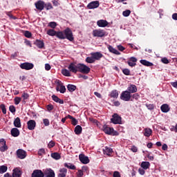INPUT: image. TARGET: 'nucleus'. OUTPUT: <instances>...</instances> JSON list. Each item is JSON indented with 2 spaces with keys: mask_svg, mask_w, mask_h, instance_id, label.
<instances>
[{
  "mask_svg": "<svg viewBox=\"0 0 177 177\" xmlns=\"http://www.w3.org/2000/svg\"><path fill=\"white\" fill-rule=\"evenodd\" d=\"M57 38L59 39H68V41H74V36L73 35V31L70 28H67L63 32L59 31L57 33Z\"/></svg>",
  "mask_w": 177,
  "mask_h": 177,
  "instance_id": "f257e3e1",
  "label": "nucleus"
},
{
  "mask_svg": "<svg viewBox=\"0 0 177 177\" xmlns=\"http://www.w3.org/2000/svg\"><path fill=\"white\" fill-rule=\"evenodd\" d=\"M90 55L91 57H87L86 58V62L91 64L95 63V60H100L102 57H103V54L100 52L91 53Z\"/></svg>",
  "mask_w": 177,
  "mask_h": 177,
  "instance_id": "f03ea898",
  "label": "nucleus"
},
{
  "mask_svg": "<svg viewBox=\"0 0 177 177\" xmlns=\"http://www.w3.org/2000/svg\"><path fill=\"white\" fill-rule=\"evenodd\" d=\"M102 129L106 135H113V136H118V132L114 131L113 127H109L106 124L103 126Z\"/></svg>",
  "mask_w": 177,
  "mask_h": 177,
  "instance_id": "7ed1b4c3",
  "label": "nucleus"
},
{
  "mask_svg": "<svg viewBox=\"0 0 177 177\" xmlns=\"http://www.w3.org/2000/svg\"><path fill=\"white\" fill-rule=\"evenodd\" d=\"M131 97H132V95H131L128 90L122 91L120 94V99L124 102H129V100H131Z\"/></svg>",
  "mask_w": 177,
  "mask_h": 177,
  "instance_id": "20e7f679",
  "label": "nucleus"
},
{
  "mask_svg": "<svg viewBox=\"0 0 177 177\" xmlns=\"http://www.w3.org/2000/svg\"><path fill=\"white\" fill-rule=\"evenodd\" d=\"M78 71H80V73H82L83 74H89L91 68L84 64H79Z\"/></svg>",
  "mask_w": 177,
  "mask_h": 177,
  "instance_id": "39448f33",
  "label": "nucleus"
},
{
  "mask_svg": "<svg viewBox=\"0 0 177 177\" xmlns=\"http://www.w3.org/2000/svg\"><path fill=\"white\" fill-rule=\"evenodd\" d=\"M106 35V31L102 29H95L93 30V37H97V38H102Z\"/></svg>",
  "mask_w": 177,
  "mask_h": 177,
  "instance_id": "423d86ee",
  "label": "nucleus"
},
{
  "mask_svg": "<svg viewBox=\"0 0 177 177\" xmlns=\"http://www.w3.org/2000/svg\"><path fill=\"white\" fill-rule=\"evenodd\" d=\"M44 176L45 177H55V171L50 168H47L43 170Z\"/></svg>",
  "mask_w": 177,
  "mask_h": 177,
  "instance_id": "0eeeda50",
  "label": "nucleus"
},
{
  "mask_svg": "<svg viewBox=\"0 0 177 177\" xmlns=\"http://www.w3.org/2000/svg\"><path fill=\"white\" fill-rule=\"evenodd\" d=\"M17 157L20 158V160H24V158L27 157V152L21 149H19L17 151Z\"/></svg>",
  "mask_w": 177,
  "mask_h": 177,
  "instance_id": "6e6552de",
  "label": "nucleus"
},
{
  "mask_svg": "<svg viewBox=\"0 0 177 177\" xmlns=\"http://www.w3.org/2000/svg\"><path fill=\"white\" fill-rule=\"evenodd\" d=\"M21 68L22 70H32L34 68V64L28 62H25L20 64Z\"/></svg>",
  "mask_w": 177,
  "mask_h": 177,
  "instance_id": "1a4fd4ad",
  "label": "nucleus"
},
{
  "mask_svg": "<svg viewBox=\"0 0 177 177\" xmlns=\"http://www.w3.org/2000/svg\"><path fill=\"white\" fill-rule=\"evenodd\" d=\"M35 6L36 9H37V10H39L40 12L44 10V8H45V2H44L43 1H38L36 3H35Z\"/></svg>",
  "mask_w": 177,
  "mask_h": 177,
  "instance_id": "9d476101",
  "label": "nucleus"
},
{
  "mask_svg": "<svg viewBox=\"0 0 177 177\" xmlns=\"http://www.w3.org/2000/svg\"><path fill=\"white\" fill-rule=\"evenodd\" d=\"M111 121L113 124H121V116L118 115L117 113H114Z\"/></svg>",
  "mask_w": 177,
  "mask_h": 177,
  "instance_id": "9b49d317",
  "label": "nucleus"
},
{
  "mask_svg": "<svg viewBox=\"0 0 177 177\" xmlns=\"http://www.w3.org/2000/svg\"><path fill=\"white\" fill-rule=\"evenodd\" d=\"M28 129L29 131H34L35 129V127H37V122L34 120H30L27 122Z\"/></svg>",
  "mask_w": 177,
  "mask_h": 177,
  "instance_id": "f8f14e48",
  "label": "nucleus"
},
{
  "mask_svg": "<svg viewBox=\"0 0 177 177\" xmlns=\"http://www.w3.org/2000/svg\"><path fill=\"white\" fill-rule=\"evenodd\" d=\"M8 150V146H6V141L5 139H0V151L3 153V151H6Z\"/></svg>",
  "mask_w": 177,
  "mask_h": 177,
  "instance_id": "ddd939ff",
  "label": "nucleus"
},
{
  "mask_svg": "<svg viewBox=\"0 0 177 177\" xmlns=\"http://www.w3.org/2000/svg\"><path fill=\"white\" fill-rule=\"evenodd\" d=\"M79 160L82 164H89V158L83 153L79 155Z\"/></svg>",
  "mask_w": 177,
  "mask_h": 177,
  "instance_id": "4468645a",
  "label": "nucleus"
},
{
  "mask_svg": "<svg viewBox=\"0 0 177 177\" xmlns=\"http://www.w3.org/2000/svg\"><path fill=\"white\" fill-rule=\"evenodd\" d=\"M99 1H91L90 2L88 5H87V8L88 9H96L97 8H99Z\"/></svg>",
  "mask_w": 177,
  "mask_h": 177,
  "instance_id": "2eb2a0df",
  "label": "nucleus"
},
{
  "mask_svg": "<svg viewBox=\"0 0 177 177\" xmlns=\"http://www.w3.org/2000/svg\"><path fill=\"white\" fill-rule=\"evenodd\" d=\"M68 68L69 71H71V73H75L78 71V64L76 65L74 63H71L68 66Z\"/></svg>",
  "mask_w": 177,
  "mask_h": 177,
  "instance_id": "dca6fc26",
  "label": "nucleus"
},
{
  "mask_svg": "<svg viewBox=\"0 0 177 177\" xmlns=\"http://www.w3.org/2000/svg\"><path fill=\"white\" fill-rule=\"evenodd\" d=\"M97 26L101 28L107 27V26H109V22L106 20L100 19L97 21Z\"/></svg>",
  "mask_w": 177,
  "mask_h": 177,
  "instance_id": "f3484780",
  "label": "nucleus"
},
{
  "mask_svg": "<svg viewBox=\"0 0 177 177\" xmlns=\"http://www.w3.org/2000/svg\"><path fill=\"white\" fill-rule=\"evenodd\" d=\"M31 177H44V171L39 169H35L33 171Z\"/></svg>",
  "mask_w": 177,
  "mask_h": 177,
  "instance_id": "a211bd4d",
  "label": "nucleus"
},
{
  "mask_svg": "<svg viewBox=\"0 0 177 177\" xmlns=\"http://www.w3.org/2000/svg\"><path fill=\"white\" fill-rule=\"evenodd\" d=\"M136 62H138V59H136V57H131L127 63L130 67H135V66H136Z\"/></svg>",
  "mask_w": 177,
  "mask_h": 177,
  "instance_id": "6ab92c4d",
  "label": "nucleus"
},
{
  "mask_svg": "<svg viewBox=\"0 0 177 177\" xmlns=\"http://www.w3.org/2000/svg\"><path fill=\"white\" fill-rule=\"evenodd\" d=\"M12 176L13 177L21 176V170H20V168L16 167L12 170Z\"/></svg>",
  "mask_w": 177,
  "mask_h": 177,
  "instance_id": "aec40b11",
  "label": "nucleus"
},
{
  "mask_svg": "<svg viewBox=\"0 0 177 177\" xmlns=\"http://www.w3.org/2000/svg\"><path fill=\"white\" fill-rule=\"evenodd\" d=\"M127 91L130 92V93H136L138 92V87L135 84H131L128 86Z\"/></svg>",
  "mask_w": 177,
  "mask_h": 177,
  "instance_id": "412c9836",
  "label": "nucleus"
},
{
  "mask_svg": "<svg viewBox=\"0 0 177 177\" xmlns=\"http://www.w3.org/2000/svg\"><path fill=\"white\" fill-rule=\"evenodd\" d=\"M56 91L60 92V93H64L66 92V86L63 84L58 83L56 87Z\"/></svg>",
  "mask_w": 177,
  "mask_h": 177,
  "instance_id": "4be33fe9",
  "label": "nucleus"
},
{
  "mask_svg": "<svg viewBox=\"0 0 177 177\" xmlns=\"http://www.w3.org/2000/svg\"><path fill=\"white\" fill-rule=\"evenodd\" d=\"M143 135L146 138H150V136L153 135V130H151L150 128H145L144 129Z\"/></svg>",
  "mask_w": 177,
  "mask_h": 177,
  "instance_id": "5701e85b",
  "label": "nucleus"
},
{
  "mask_svg": "<svg viewBox=\"0 0 177 177\" xmlns=\"http://www.w3.org/2000/svg\"><path fill=\"white\" fill-rule=\"evenodd\" d=\"M103 153L105 156H111L113 154V149L105 147L103 149Z\"/></svg>",
  "mask_w": 177,
  "mask_h": 177,
  "instance_id": "b1692460",
  "label": "nucleus"
},
{
  "mask_svg": "<svg viewBox=\"0 0 177 177\" xmlns=\"http://www.w3.org/2000/svg\"><path fill=\"white\" fill-rule=\"evenodd\" d=\"M160 110L162 113H168V111H169V110H171V109L169 108V105H168L167 104H163L160 106Z\"/></svg>",
  "mask_w": 177,
  "mask_h": 177,
  "instance_id": "393cba45",
  "label": "nucleus"
},
{
  "mask_svg": "<svg viewBox=\"0 0 177 177\" xmlns=\"http://www.w3.org/2000/svg\"><path fill=\"white\" fill-rule=\"evenodd\" d=\"M10 132H11L12 136H13L14 138H17V136L20 135V131L17 128L12 129Z\"/></svg>",
  "mask_w": 177,
  "mask_h": 177,
  "instance_id": "a878e982",
  "label": "nucleus"
},
{
  "mask_svg": "<svg viewBox=\"0 0 177 177\" xmlns=\"http://www.w3.org/2000/svg\"><path fill=\"white\" fill-rule=\"evenodd\" d=\"M67 175V169L62 168L59 169V173L58 174V177H66Z\"/></svg>",
  "mask_w": 177,
  "mask_h": 177,
  "instance_id": "bb28decb",
  "label": "nucleus"
},
{
  "mask_svg": "<svg viewBox=\"0 0 177 177\" xmlns=\"http://www.w3.org/2000/svg\"><path fill=\"white\" fill-rule=\"evenodd\" d=\"M14 127L16 128H21V122L20 120V118H17L14 120Z\"/></svg>",
  "mask_w": 177,
  "mask_h": 177,
  "instance_id": "cd10ccee",
  "label": "nucleus"
},
{
  "mask_svg": "<svg viewBox=\"0 0 177 177\" xmlns=\"http://www.w3.org/2000/svg\"><path fill=\"white\" fill-rule=\"evenodd\" d=\"M108 49L111 53H113L114 55H121V53H120L117 49L114 48L110 45L108 46Z\"/></svg>",
  "mask_w": 177,
  "mask_h": 177,
  "instance_id": "c85d7f7f",
  "label": "nucleus"
},
{
  "mask_svg": "<svg viewBox=\"0 0 177 177\" xmlns=\"http://www.w3.org/2000/svg\"><path fill=\"white\" fill-rule=\"evenodd\" d=\"M109 96L110 97H113V99H117L118 97V91L113 90L111 91Z\"/></svg>",
  "mask_w": 177,
  "mask_h": 177,
  "instance_id": "c756f323",
  "label": "nucleus"
},
{
  "mask_svg": "<svg viewBox=\"0 0 177 177\" xmlns=\"http://www.w3.org/2000/svg\"><path fill=\"white\" fill-rule=\"evenodd\" d=\"M35 45H36V46H37V48H39V49H42V48L45 46V44H44V42L41 40H36L35 42Z\"/></svg>",
  "mask_w": 177,
  "mask_h": 177,
  "instance_id": "7c9ffc66",
  "label": "nucleus"
},
{
  "mask_svg": "<svg viewBox=\"0 0 177 177\" xmlns=\"http://www.w3.org/2000/svg\"><path fill=\"white\" fill-rule=\"evenodd\" d=\"M140 63H141V64H143V66H147V67H151V66H153V63L146 59H141L140 61Z\"/></svg>",
  "mask_w": 177,
  "mask_h": 177,
  "instance_id": "2f4dec72",
  "label": "nucleus"
},
{
  "mask_svg": "<svg viewBox=\"0 0 177 177\" xmlns=\"http://www.w3.org/2000/svg\"><path fill=\"white\" fill-rule=\"evenodd\" d=\"M52 99L53 100H54V102H56V103H59V104H63L64 103V101H63V100H61L55 95L52 96Z\"/></svg>",
  "mask_w": 177,
  "mask_h": 177,
  "instance_id": "473e14b6",
  "label": "nucleus"
},
{
  "mask_svg": "<svg viewBox=\"0 0 177 177\" xmlns=\"http://www.w3.org/2000/svg\"><path fill=\"white\" fill-rule=\"evenodd\" d=\"M141 168L144 169H149L150 168V162H142L140 165Z\"/></svg>",
  "mask_w": 177,
  "mask_h": 177,
  "instance_id": "72a5a7b5",
  "label": "nucleus"
},
{
  "mask_svg": "<svg viewBox=\"0 0 177 177\" xmlns=\"http://www.w3.org/2000/svg\"><path fill=\"white\" fill-rule=\"evenodd\" d=\"M75 133L76 135H81L82 133V127L80 125H77L75 128Z\"/></svg>",
  "mask_w": 177,
  "mask_h": 177,
  "instance_id": "f704fd0d",
  "label": "nucleus"
},
{
  "mask_svg": "<svg viewBox=\"0 0 177 177\" xmlns=\"http://www.w3.org/2000/svg\"><path fill=\"white\" fill-rule=\"evenodd\" d=\"M47 35H50V37H55V35H56V37H57V32H56L53 29H50V30H47Z\"/></svg>",
  "mask_w": 177,
  "mask_h": 177,
  "instance_id": "c9c22d12",
  "label": "nucleus"
},
{
  "mask_svg": "<svg viewBox=\"0 0 177 177\" xmlns=\"http://www.w3.org/2000/svg\"><path fill=\"white\" fill-rule=\"evenodd\" d=\"M66 118H69V120H72L73 125H77L78 124V121L74 117L71 116V115H68Z\"/></svg>",
  "mask_w": 177,
  "mask_h": 177,
  "instance_id": "e433bc0d",
  "label": "nucleus"
},
{
  "mask_svg": "<svg viewBox=\"0 0 177 177\" xmlns=\"http://www.w3.org/2000/svg\"><path fill=\"white\" fill-rule=\"evenodd\" d=\"M51 157L52 158H54V160H60V158H62V156L57 152H54L51 153Z\"/></svg>",
  "mask_w": 177,
  "mask_h": 177,
  "instance_id": "4c0bfd02",
  "label": "nucleus"
},
{
  "mask_svg": "<svg viewBox=\"0 0 177 177\" xmlns=\"http://www.w3.org/2000/svg\"><path fill=\"white\" fill-rule=\"evenodd\" d=\"M62 73L65 77H71V74L70 73V71L67 69H62Z\"/></svg>",
  "mask_w": 177,
  "mask_h": 177,
  "instance_id": "58836bf2",
  "label": "nucleus"
},
{
  "mask_svg": "<svg viewBox=\"0 0 177 177\" xmlns=\"http://www.w3.org/2000/svg\"><path fill=\"white\" fill-rule=\"evenodd\" d=\"M67 88H68V91H69V92H74V91L77 89V86L73 84H68L67 86Z\"/></svg>",
  "mask_w": 177,
  "mask_h": 177,
  "instance_id": "ea45409f",
  "label": "nucleus"
},
{
  "mask_svg": "<svg viewBox=\"0 0 177 177\" xmlns=\"http://www.w3.org/2000/svg\"><path fill=\"white\" fill-rule=\"evenodd\" d=\"M64 167H66V168H68L69 169H76L75 165L71 163H69V164L65 163Z\"/></svg>",
  "mask_w": 177,
  "mask_h": 177,
  "instance_id": "a19ab883",
  "label": "nucleus"
},
{
  "mask_svg": "<svg viewBox=\"0 0 177 177\" xmlns=\"http://www.w3.org/2000/svg\"><path fill=\"white\" fill-rule=\"evenodd\" d=\"M8 171V167L5 165L0 166V174H5Z\"/></svg>",
  "mask_w": 177,
  "mask_h": 177,
  "instance_id": "79ce46f5",
  "label": "nucleus"
},
{
  "mask_svg": "<svg viewBox=\"0 0 177 177\" xmlns=\"http://www.w3.org/2000/svg\"><path fill=\"white\" fill-rule=\"evenodd\" d=\"M15 104L17 105L21 102V97H16L14 99Z\"/></svg>",
  "mask_w": 177,
  "mask_h": 177,
  "instance_id": "37998d69",
  "label": "nucleus"
},
{
  "mask_svg": "<svg viewBox=\"0 0 177 177\" xmlns=\"http://www.w3.org/2000/svg\"><path fill=\"white\" fill-rule=\"evenodd\" d=\"M44 6H46V10H50V9H53V6H52V3H50L44 4Z\"/></svg>",
  "mask_w": 177,
  "mask_h": 177,
  "instance_id": "c03bdc74",
  "label": "nucleus"
},
{
  "mask_svg": "<svg viewBox=\"0 0 177 177\" xmlns=\"http://www.w3.org/2000/svg\"><path fill=\"white\" fill-rule=\"evenodd\" d=\"M84 176L83 171L81 169H78L77 172L76 173V177H82Z\"/></svg>",
  "mask_w": 177,
  "mask_h": 177,
  "instance_id": "a18cd8bd",
  "label": "nucleus"
},
{
  "mask_svg": "<svg viewBox=\"0 0 177 177\" xmlns=\"http://www.w3.org/2000/svg\"><path fill=\"white\" fill-rule=\"evenodd\" d=\"M122 15L124 17H128V16L131 15V10H126L125 11H123Z\"/></svg>",
  "mask_w": 177,
  "mask_h": 177,
  "instance_id": "49530a36",
  "label": "nucleus"
},
{
  "mask_svg": "<svg viewBox=\"0 0 177 177\" xmlns=\"http://www.w3.org/2000/svg\"><path fill=\"white\" fill-rule=\"evenodd\" d=\"M57 26V24H56L55 21H52L48 24V26L50 27V28H56Z\"/></svg>",
  "mask_w": 177,
  "mask_h": 177,
  "instance_id": "de8ad7c7",
  "label": "nucleus"
},
{
  "mask_svg": "<svg viewBox=\"0 0 177 177\" xmlns=\"http://www.w3.org/2000/svg\"><path fill=\"white\" fill-rule=\"evenodd\" d=\"M43 123L45 127H49L50 125V122H49V119H43Z\"/></svg>",
  "mask_w": 177,
  "mask_h": 177,
  "instance_id": "09e8293b",
  "label": "nucleus"
},
{
  "mask_svg": "<svg viewBox=\"0 0 177 177\" xmlns=\"http://www.w3.org/2000/svg\"><path fill=\"white\" fill-rule=\"evenodd\" d=\"M56 143L54 142L53 140H51L49 142L48 145V149H52V147H55Z\"/></svg>",
  "mask_w": 177,
  "mask_h": 177,
  "instance_id": "8fccbe9b",
  "label": "nucleus"
},
{
  "mask_svg": "<svg viewBox=\"0 0 177 177\" xmlns=\"http://www.w3.org/2000/svg\"><path fill=\"white\" fill-rule=\"evenodd\" d=\"M132 98L135 100H139V99H140V95H139V93H134L132 95Z\"/></svg>",
  "mask_w": 177,
  "mask_h": 177,
  "instance_id": "3c124183",
  "label": "nucleus"
},
{
  "mask_svg": "<svg viewBox=\"0 0 177 177\" xmlns=\"http://www.w3.org/2000/svg\"><path fill=\"white\" fill-rule=\"evenodd\" d=\"M122 73L124 75H129V74H131V71L128 68H124L122 70Z\"/></svg>",
  "mask_w": 177,
  "mask_h": 177,
  "instance_id": "603ef678",
  "label": "nucleus"
},
{
  "mask_svg": "<svg viewBox=\"0 0 177 177\" xmlns=\"http://www.w3.org/2000/svg\"><path fill=\"white\" fill-rule=\"evenodd\" d=\"M146 107L148 109V110H154V104H146Z\"/></svg>",
  "mask_w": 177,
  "mask_h": 177,
  "instance_id": "864d4df0",
  "label": "nucleus"
},
{
  "mask_svg": "<svg viewBox=\"0 0 177 177\" xmlns=\"http://www.w3.org/2000/svg\"><path fill=\"white\" fill-rule=\"evenodd\" d=\"M22 97H23L24 100H27V99H28L30 97V95H28V93H24L22 94Z\"/></svg>",
  "mask_w": 177,
  "mask_h": 177,
  "instance_id": "5fc2aeb1",
  "label": "nucleus"
},
{
  "mask_svg": "<svg viewBox=\"0 0 177 177\" xmlns=\"http://www.w3.org/2000/svg\"><path fill=\"white\" fill-rule=\"evenodd\" d=\"M0 107L2 110L3 114H6V108L5 107V104H1Z\"/></svg>",
  "mask_w": 177,
  "mask_h": 177,
  "instance_id": "6e6d98bb",
  "label": "nucleus"
},
{
  "mask_svg": "<svg viewBox=\"0 0 177 177\" xmlns=\"http://www.w3.org/2000/svg\"><path fill=\"white\" fill-rule=\"evenodd\" d=\"M161 62L162 63H163L164 64H168V63H169V60H168V59L167 57H163L161 59Z\"/></svg>",
  "mask_w": 177,
  "mask_h": 177,
  "instance_id": "4d7b16f0",
  "label": "nucleus"
},
{
  "mask_svg": "<svg viewBox=\"0 0 177 177\" xmlns=\"http://www.w3.org/2000/svg\"><path fill=\"white\" fill-rule=\"evenodd\" d=\"M38 154L39 156H44V154H45V149L41 148V149H39Z\"/></svg>",
  "mask_w": 177,
  "mask_h": 177,
  "instance_id": "13d9d810",
  "label": "nucleus"
},
{
  "mask_svg": "<svg viewBox=\"0 0 177 177\" xmlns=\"http://www.w3.org/2000/svg\"><path fill=\"white\" fill-rule=\"evenodd\" d=\"M9 110L10 113H16V108L13 105L10 106Z\"/></svg>",
  "mask_w": 177,
  "mask_h": 177,
  "instance_id": "bf43d9fd",
  "label": "nucleus"
},
{
  "mask_svg": "<svg viewBox=\"0 0 177 177\" xmlns=\"http://www.w3.org/2000/svg\"><path fill=\"white\" fill-rule=\"evenodd\" d=\"M24 35L25 37H26V38H31V32H30L29 31H25Z\"/></svg>",
  "mask_w": 177,
  "mask_h": 177,
  "instance_id": "052dcab7",
  "label": "nucleus"
},
{
  "mask_svg": "<svg viewBox=\"0 0 177 177\" xmlns=\"http://www.w3.org/2000/svg\"><path fill=\"white\" fill-rule=\"evenodd\" d=\"M130 150H131V151H133V153H136L138 151V147H136L135 146H132L131 147Z\"/></svg>",
  "mask_w": 177,
  "mask_h": 177,
  "instance_id": "680f3d73",
  "label": "nucleus"
},
{
  "mask_svg": "<svg viewBox=\"0 0 177 177\" xmlns=\"http://www.w3.org/2000/svg\"><path fill=\"white\" fill-rule=\"evenodd\" d=\"M89 122H92L93 124H97V120L96 119H93L92 118H89Z\"/></svg>",
  "mask_w": 177,
  "mask_h": 177,
  "instance_id": "e2e57ef3",
  "label": "nucleus"
},
{
  "mask_svg": "<svg viewBox=\"0 0 177 177\" xmlns=\"http://www.w3.org/2000/svg\"><path fill=\"white\" fill-rule=\"evenodd\" d=\"M113 177H121V174L119 171H115L113 172Z\"/></svg>",
  "mask_w": 177,
  "mask_h": 177,
  "instance_id": "0e129e2a",
  "label": "nucleus"
},
{
  "mask_svg": "<svg viewBox=\"0 0 177 177\" xmlns=\"http://www.w3.org/2000/svg\"><path fill=\"white\" fill-rule=\"evenodd\" d=\"M145 169H138V172L140 174V175H144L145 174Z\"/></svg>",
  "mask_w": 177,
  "mask_h": 177,
  "instance_id": "69168bd1",
  "label": "nucleus"
},
{
  "mask_svg": "<svg viewBox=\"0 0 177 177\" xmlns=\"http://www.w3.org/2000/svg\"><path fill=\"white\" fill-rule=\"evenodd\" d=\"M171 86H173V88H175L176 89H177V81L171 82Z\"/></svg>",
  "mask_w": 177,
  "mask_h": 177,
  "instance_id": "338daca9",
  "label": "nucleus"
},
{
  "mask_svg": "<svg viewBox=\"0 0 177 177\" xmlns=\"http://www.w3.org/2000/svg\"><path fill=\"white\" fill-rule=\"evenodd\" d=\"M46 109H47L48 111H52V109H53V105L49 104L47 106Z\"/></svg>",
  "mask_w": 177,
  "mask_h": 177,
  "instance_id": "774afa93",
  "label": "nucleus"
}]
</instances>
